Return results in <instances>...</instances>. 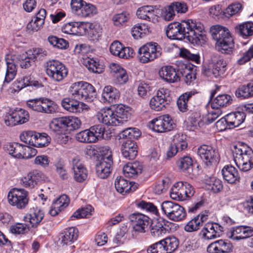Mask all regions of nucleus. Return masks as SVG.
Listing matches in <instances>:
<instances>
[{"label": "nucleus", "mask_w": 253, "mask_h": 253, "mask_svg": "<svg viewBox=\"0 0 253 253\" xmlns=\"http://www.w3.org/2000/svg\"><path fill=\"white\" fill-rule=\"evenodd\" d=\"M176 71L179 76L184 78V81L187 85L196 79V76L193 64L187 60L177 61L176 63Z\"/></svg>", "instance_id": "obj_14"}, {"label": "nucleus", "mask_w": 253, "mask_h": 253, "mask_svg": "<svg viewBox=\"0 0 253 253\" xmlns=\"http://www.w3.org/2000/svg\"><path fill=\"white\" fill-rule=\"evenodd\" d=\"M151 122L153 130L157 132L170 131L176 126L171 117L169 115L160 116L154 119Z\"/></svg>", "instance_id": "obj_17"}, {"label": "nucleus", "mask_w": 253, "mask_h": 253, "mask_svg": "<svg viewBox=\"0 0 253 253\" xmlns=\"http://www.w3.org/2000/svg\"><path fill=\"white\" fill-rule=\"evenodd\" d=\"M18 87L22 89L27 86H32L35 88H39L43 86L41 82L35 80L33 77L31 76H25L18 81Z\"/></svg>", "instance_id": "obj_40"}, {"label": "nucleus", "mask_w": 253, "mask_h": 253, "mask_svg": "<svg viewBox=\"0 0 253 253\" xmlns=\"http://www.w3.org/2000/svg\"><path fill=\"white\" fill-rule=\"evenodd\" d=\"M27 54L35 62L36 61H42L45 59L47 55V52L42 48L35 47L29 50Z\"/></svg>", "instance_id": "obj_46"}, {"label": "nucleus", "mask_w": 253, "mask_h": 253, "mask_svg": "<svg viewBox=\"0 0 253 253\" xmlns=\"http://www.w3.org/2000/svg\"><path fill=\"white\" fill-rule=\"evenodd\" d=\"M147 252L148 253H167L163 240L150 245Z\"/></svg>", "instance_id": "obj_59"}, {"label": "nucleus", "mask_w": 253, "mask_h": 253, "mask_svg": "<svg viewBox=\"0 0 253 253\" xmlns=\"http://www.w3.org/2000/svg\"><path fill=\"white\" fill-rule=\"evenodd\" d=\"M70 5L73 13L78 16H92L97 12L95 5L84 0H71Z\"/></svg>", "instance_id": "obj_10"}, {"label": "nucleus", "mask_w": 253, "mask_h": 253, "mask_svg": "<svg viewBox=\"0 0 253 253\" xmlns=\"http://www.w3.org/2000/svg\"><path fill=\"white\" fill-rule=\"evenodd\" d=\"M171 100L170 91L168 89L162 88L158 90L156 95L151 99L149 105L152 109L159 111L165 108Z\"/></svg>", "instance_id": "obj_11"}, {"label": "nucleus", "mask_w": 253, "mask_h": 253, "mask_svg": "<svg viewBox=\"0 0 253 253\" xmlns=\"http://www.w3.org/2000/svg\"><path fill=\"white\" fill-rule=\"evenodd\" d=\"M69 198L66 195H62L54 202L55 208H57L58 211H62L67 207L69 204Z\"/></svg>", "instance_id": "obj_63"}, {"label": "nucleus", "mask_w": 253, "mask_h": 253, "mask_svg": "<svg viewBox=\"0 0 253 253\" xmlns=\"http://www.w3.org/2000/svg\"><path fill=\"white\" fill-rule=\"evenodd\" d=\"M72 165L75 180L79 182H83L87 177V169L80 162L79 159H73Z\"/></svg>", "instance_id": "obj_33"}, {"label": "nucleus", "mask_w": 253, "mask_h": 253, "mask_svg": "<svg viewBox=\"0 0 253 253\" xmlns=\"http://www.w3.org/2000/svg\"><path fill=\"white\" fill-rule=\"evenodd\" d=\"M138 208L157 215L158 211L157 207L152 203L147 202L144 201H141L136 204Z\"/></svg>", "instance_id": "obj_58"}, {"label": "nucleus", "mask_w": 253, "mask_h": 253, "mask_svg": "<svg viewBox=\"0 0 253 253\" xmlns=\"http://www.w3.org/2000/svg\"><path fill=\"white\" fill-rule=\"evenodd\" d=\"M43 217L44 212L40 209L38 207L31 209L29 213L24 217L25 221L30 223L28 228H30V226L32 228L37 227L42 221Z\"/></svg>", "instance_id": "obj_25"}, {"label": "nucleus", "mask_w": 253, "mask_h": 253, "mask_svg": "<svg viewBox=\"0 0 253 253\" xmlns=\"http://www.w3.org/2000/svg\"><path fill=\"white\" fill-rule=\"evenodd\" d=\"M129 182L122 176H118L115 181L116 190L122 195L128 193L130 189L128 188Z\"/></svg>", "instance_id": "obj_45"}, {"label": "nucleus", "mask_w": 253, "mask_h": 253, "mask_svg": "<svg viewBox=\"0 0 253 253\" xmlns=\"http://www.w3.org/2000/svg\"><path fill=\"white\" fill-rule=\"evenodd\" d=\"M238 168L242 171H247L253 167L252 159H234Z\"/></svg>", "instance_id": "obj_57"}, {"label": "nucleus", "mask_w": 253, "mask_h": 253, "mask_svg": "<svg viewBox=\"0 0 253 253\" xmlns=\"http://www.w3.org/2000/svg\"><path fill=\"white\" fill-rule=\"evenodd\" d=\"M93 210V209L92 206L89 205L82 207L73 213L70 217V219L74 220L75 218L80 219L86 217L88 215L91 214Z\"/></svg>", "instance_id": "obj_52"}, {"label": "nucleus", "mask_w": 253, "mask_h": 253, "mask_svg": "<svg viewBox=\"0 0 253 253\" xmlns=\"http://www.w3.org/2000/svg\"><path fill=\"white\" fill-rule=\"evenodd\" d=\"M50 137L45 133H37V139L35 143V147H42L47 146L50 143Z\"/></svg>", "instance_id": "obj_61"}, {"label": "nucleus", "mask_w": 253, "mask_h": 253, "mask_svg": "<svg viewBox=\"0 0 253 253\" xmlns=\"http://www.w3.org/2000/svg\"><path fill=\"white\" fill-rule=\"evenodd\" d=\"M168 38L171 40H186L194 44L202 45L206 42L204 25L192 19L173 22L168 25L166 30Z\"/></svg>", "instance_id": "obj_1"}, {"label": "nucleus", "mask_w": 253, "mask_h": 253, "mask_svg": "<svg viewBox=\"0 0 253 253\" xmlns=\"http://www.w3.org/2000/svg\"><path fill=\"white\" fill-rule=\"evenodd\" d=\"M179 205L169 201L163 202L161 204V209L162 212L165 213L167 216L170 219L173 212L178 208Z\"/></svg>", "instance_id": "obj_49"}, {"label": "nucleus", "mask_w": 253, "mask_h": 253, "mask_svg": "<svg viewBox=\"0 0 253 253\" xmlns=\"http://www.w3.org/2000/svg\"><path fill=\"white\" fill-rule=\"evenodd\" d=\"M62 106L67 111L75 114L80 113L88 109V106L78 99L70 97L64 98L61 101Z\"/></svg>", "instance_id": "obj_18"}, {"label": "nucleus", "mask_w": 253, "mask_h": 253, "mask_svg": "<svg viewBox=\"0 0 253 253\" xmlns=\"http://www.w3.org/2000/svg\"><path fill=\"white\" fill-rule=\"evenodd\" d=\"M27 107L39 113L52 114L58 110V105L53 100L46 97H39L30 99L26 103Z\"/></svg>", "instance_id": "obj_6"}, {"label": "nucleus", "mask_w": 253, "mask_h": 253, "mask_svg": "<svg viewBox=\"0 0 253 253\" xmlns=\"http://www.w3.org/2000/svg\"><path fill=\"white\" fill-rule=\"evenodd\" d=\"M223 187L222 182L220 179L215 177L207 179V190L213 193H217L222 190Z\"/></svg>", "instance_id": "obj_43"}, {"label": "nucleus", "mask_w": 253, "mask_h": 253, "mask_svg": "<svg viewBox=\"0 0 253 253\" xmlns=\"http://www.w3.org/2000/svg\"><path fill=\"white\" fill-rule=\"evenodd\" d=\"M69 92L74 98L85 101H92L96 95V90L90 84L80 81L75 82L70 86Z\"/></svg>", "instance_id": "obj_4"}, {"label": "nucleus", "mask_w": 253, "mask_h": 253, "mask_svg": "<svg viewBox=\"0 0 253 253\" xmlns=\"http://www.w3.org/2000/svg\"><path fill=\"white\" fill-rule=\"evenodd\" d=\"M159 73L161 78L169 83H176L180 80V76L178 75L176 68L172 66L162 67Z\"/></svg>", "instance_id": "obj_26"}, {"label": "nucleus", "mask_w": 253, "mask_h": 253, "mask_svg": "<svg viewBox=\"0 0 253 253\" xmlns=\"http://www.w3.org/2000/svg\"><path fill=\"white\" fill-rule=\"evenodd\" d=\"M79 237V231L75 227H71L65 229L59 234V240L62 246H70L77 240Z\"/></svg>", "instance_id": "obj_23"}, {"label": "nucleus", "mask_w": 253, "mask_h": 253, "mask_svg": "<svg viewBox=\"0 0 253 253\" xmlns=\"http://www.w3.org/2000/svg\"><path fill=\"white\" fill-rule=\"evenodd\" d=\"M113 159H96L95 162L96 172L101 179L107 178L113 169Z\"/></svg>", "instance_id": "obj_20"}, {"label": "nucleus", "mask_w": 253, "mask_h": 253, "mask_svg": "<svg viewBox=\"0 0 253 253\" xmlns=\"http://www.w3.org/2000/svg\"><path fill=\"white\" fill-rule=\"evenodd\" d=\"M45 175L41 171L34 170L30 172L27 176L22 178L21 181L24 187L32 188L42 180H44Z\"/></svg>", "instance_id": "obj_27"}, {"label": "nucleus", "mask_w": 253, "mask_h": 253, "mask_svg": "<svg viewBox=\"0 0 253 253\" xmlns=\"http://www.w3.org/2000/svg\"><path fill=\"white\" fill-rule=\"evenodd\" d=\"M230 126L233 128L239 126L245 121L246 115L243 111L231 112L227 115Z\"/></svg>", "instance_id": "obj_38"}, {"label": "nucleus", "mask_w": 253, "mask_h": 253, "mask_svg": "<svg viewBox=\"0 0 253 253\" xmlns=\"http://www.w3.org/2000/svg\"><path fill=\"white\" fill-rule=\"evenodd\" d=\"M86 154L94 158H112V152L108 146L93 145L86 148Z\"/></svg>", "instance_id": "obj_21"}, {"label": "nucleus", "mask_w": 253, "mask_h": 253, "mask_svg": "<svg viewBox=\"0 0 253 253\" xmlns=\"http://www.w3.org/2000/svg\"><path fill=\"white\" fill-rule=\"evenodd\" d=\"M165 248L167 253H171L175 251L179 245V241L174 236H170L163 239Z\"/></svg>", "instance_id": "obj_50"}, {"label": "nucleus", "mask_w": 253, "mask_h": 253, "mask_svg": "<svg viewBox=\"0 0 253 253\" xmlns=\"http://www.w3.org/2000/svg\"><path fill=\"white\" fill-rule=\"evenodd\" d=\"M194 94V93L192 91H189L182 94L179 97L177 100V105L181 112H185L188 110V102Z\"/></svg>", "instance_id": "obj_48"}, {"label": "nucleus", "mask_w": 253, "mask_h": 253, "mask_svg": "<svg viewBox=\"0 0 253 253\" xmlns=\"http://www.w3.org/2000/svg\"><path fill=\"white\" fill-rule=\"evenodd\" d=\"M130 18L129 14L126 11L115 14L112 20L115 26L120 27L124 25Z\"/></svg>", "instance_id": "obj_55"}, {"label": "nucleus", "mask_w": 253, "mask_h": 253, "mask_svg": "<svg viewBox=\"0 0 253 253\" xmlns=\"http://www.w3.org/2000/svg\"><path fill=\"white\" fill-rule=\"evenodd\" d=\"M114 115L113 109L108 108L106 109H103L101 111V112L98 114V119L101 122L107 126H110V117Z\"/></svg>", "instance_id": "obj_56"}, {"label": "nucleus", "mask_w": 253, "mask_h": 253, "mask_svg": "<svg viewBox=\"0 0 253 253\" xmlns=\"http://www.w3.org/2000/svg\"><path fill=\"white\" fill-rule=\"evenodd\" d=\"M149 33V29L148 26L145 24L135 25L131 29L132 36L136 40L144 37Z\"/></svg>", "instance_id": "obj_44"}, {"label": "nucleus", "mask_w": 253, "mask_h": 253, "mask_svg": "<svg viewBox=\"0 0 253 253\" xmlns=\"http://www.w3.org/2000/svg\"><path fill=\"white\" fill-rule=\"evenodd\" d=\"M236 32L243 38L253 35V22H246L235 27Z\"/></svg>", "instance_id": "obj_41"}, {"label": "nucleus", "mask_w": 253, "mask_h": 253, "mask_svg": "<svg viewBox=\"0 0 253 253\" xmlns=\"http://www.w3.org/2000/svg\"><path fill=\"white\" fill-rule=\"evenodd\" d=\"M129 219L133 223L134 230L139 233L146 232L152 221L148 216L138 212L130 214Z\"/></svg>", "instance_id": "obj_16"}, {"label": "nucleus", "mask_w": 253, "mask_h": 253, "mask_svg": "<svg viewBox=\"0 0 253 253\" xmlns=\"http://www.w3.org/2000/svg\"><path fill=\"white\" fill-rule=\"evenodd\" d=\"M81 125V121L78 118L65 116L53 118L49 127L53 131L62 133L64 131L76 130L80 127Z\"/></svg>", "instance_id": "obj_5"}, {"label": "nucleus", "mask_w": 253, "mask_h": 253, "mask_svg": "<svg viewBox=\"0 0 253 253\" xmlns=\"http://www.w3.org/2000/svg\"><path fill=\"white\" fill-rule=\"evenodd\" d=\"M236 96L241 99L248 98L253 96V81L238 88L235 92Z\"/></svg>", "instance_id": "obj_42"}, {"label": "nucleus", "mask_w": 253, "mask_h": 253, "mask_svg": "<svg viewBox=\"0 0 253 253\" xmlns=\"http://www.w3.org/2000/svg\"><path fill=\"white\" fill-rule=\"evenodd\" d=\"M159 17H161L166 21H170L174 19L175 16V11L173 10L171 3L165 6L163 9H159Z\"/></svg>", "instance_id": "obj_53"}, {"label": "nucleus", "mask_w": 253, "mask_h": 253, "mask_svg": "<svg viewBox=\"0 0 253 253\" xmlns=\"http://www.w3.org/2000/svg\"><path fill=\"white\" fill-rule=\"evenodd\" d=\"M176 164L179 169L183 171H187L188 173H190L192 170V159H178Z\"/></svg>", "instance_id": "obj_60"}, {"label": "nucleus", "mask_w": 253, "mask_h": 253, "mask_svg": "<svg viewBox=\"0 0 253 253\" xmlns=\"http://www.w3.org/2000/svg\"><path fill=\"white\" fill-rule=\"evenodd\" d=\"M143 167L138 162L126 164L123 168V173L126 177H135L142 171Z\"/></svg>", "instance_id": "obj_36"}, {"label": "nucleus", "mask_w": 253, "mask_h": 253, "mask_svg": "<svg viewBox=\"0 0 253 253\" xmlns=\"http://www.w3.org/2000/svg\"><path fill=\"white\" fill-rule=\"evenodd\" d=\"M16 62L23 69L29 68L34 63L30 56H29V54H27V52H26L24 54L18 55L16 57Z\"/></svg>", "instance_id": "obj_54"}, {"label": "nucleus", "mask_w": 253, "mask_h": 253, "mask_svg": "<svg viewBox=\"0 0 253 253\" xmlns=\"http://www.w3.org/2000/svg\"><path fill=\"white\" fill-rule=\"evenodd\" d=\"M6 148L9 155L14 158H32L37 153L35 148L18 143H10Z\"/></svg>", "instance_id": "obj_9"}, {"label": "nucleus", "mask_w": 253, "mask_h": 253, "mask_svg": "<svg viewBox=\"0 0 253 253\" xmlns=\"http://www.w3.org/2000/svg\"><path fill=\"white\" fill-rule=\"evenodd\" d=\"M216 92V89L211 91L209 103H211V107L212 109H219V107L229 106L232 103L231 96L226 94L218 95L214 99H212Z\"/></svg>", "instance_id": "obj_22"}, {"label": "nucleus", "mask_w": 253, "mask_h": 253, "mask_svg": "<svg viewBox=\"0 0 253 253\" xmlns=\"http://www.w3.org/2000/svg\"><path fill=\"white\" fill-rule=\"evenodd\" d=\"M28 193L24 189L13 188L7 196L9 203L19 209H24L29 202Z\"/></svg>", "instance_id": "obj_12"}, {"label": "nucleus", "mask_w": 253, "mask_h": 253, "mask_svg": "<svg viewBox=\"0 0 253 253\" xmlns=\"http://www.w3.org/2000/svg\"><path fill=\"white\" fill-rule=\"evenodd\" d=\"M7 69L3 84L9 83L13 80L17 73L16 65L13 60L6 61Z\"/></svg>", "instance_id": "obj_47"}, {"label": "nucleus", "mask_w": 253, "mask_h": 253, "mask_svg": "<svg viewBox=\"0 0 253 253\" xmlns=\"http://www.w3.org/2000/svg\"><path fill=\"white\" fill-rule=\"evenodd\" d=\"M38 132L33 130L24 131L20 135V140L27 144L35 147L36 140L37 139Z\"/></svg>", "instance_id": "obj_51"}, {"label": "nucleus", "mask_w": 253, "mask_h": 253, "mask_svg": "<svg viewBox=\"0 0 253 253\" xmlns=\"http://www.w3.org/2000/svg\"><path fill=\"white\" fill-rule=\"evenodd\" d=\"M46 73L53 80L59 82L67 77L68 71L62 62L53 60L46 62Z\"/></svg>", "instance_id": "obj_8"}, {"label": "nucleus", "mask_w": 253, "mask_h": 253, "mask_svg": "<svg viewBox=\"0 0 253 253\" xmlns=\"http://www.w3.org/2000/svg\"><path fill=\"white\" fill-rule=\"evenodd\" d=\"M84 131L86 133L87 143H91L103 138L105 128L102 125H98L92 126Z\"/></svg>", "instance_id": "obj_29"}, {"label": "nucleus", "mask_w": 253, "mask_h": 253, "mask_svg": "<svg viewBox=\"0 0 253 253\" xmlns=\"http://www.w3.org/2000/svg\"><path fill=\"white\" fill-rule=\"evenodd\" d=\"M233 158H252L253 150L247 144L243 142H238L233 146L232 149Z\"/></svg>", "instance_id": "obj_24"}, {"label": "nucleus", "mask_w": 253, "mask_h": 253, "mask_svg": "<svg viewBox=\"0 0 253 253\" xmlns=\"http://www.w3.org/2000/svg\"><path fill=\"white\" fill-rule=\"evenodd\" d=\"M159 12L160 11L157 6L146 5L137 9L136 15L140 19L151 21L155 17H159Z\"/></svg>", "instance_id": "obj_28"}, {"label": "nucleus", "mask_w": 253, "mask_h": 253, "mask_svg": "<svg viewBox=\"0 0 253 253\" xmlns=\"http://www.w3.org/2000/svg\"><path fill=\"white\" fill-rule=\"evenodd\" d=\"M223 179L230 184H236L240 181V176L237 169L231 165H227L221 170Z\"/></svg>", "instance_id": "obj_31"}, {"label": "nucleus", "mask_w": 253, "mask_h": 253, "mask_svg": "<svg viewBox=\"0 0 253 253\" xmlns=\"http://www.w3.org/2000/svg\"><path fill=\"white\" fill-rule=\"evenodd\" d=\"M88 68L92 72L100 73L102 71V65H101L97 59L90 58L87 61Z\"/></svg>", "instance_id": "obj_64"}, {"label": "nucleus", "mask_w": 253, "mask_h": 253, "mask_svg": "<svg viewBox=\"0 0 253 253\" xmlns=\"http://www.w3.org/2000/svg\"><path fill=\"white\" fill-rule=\"evenodd\" d=\"M206 220V211H202L190 220L184 227V230L189 232L197 231L203 225Z\"/></svg>", "instance_id": "obj_34"}, {"label": "nucleus", "mask_w": 253, "mask_h": 253, "mask_svg": "<svg viewBox=\"0 0 253 253\" xmlns=\"http://www.w3.org/2000/svg\"><path fill=\"white\" fill-rule=\"evenodd\" d=\"M84 22H71L65 24L62 28L63 33L69 34H77L82 33V31L84 33Z\"/></svg>", "instance_id": "obj_37"}, {"label": "nucleus", "mask_w": 253, "mask_h": 253, "mask_svg": "<svg viewBox=\"0 0 253 253\" xmlns=\"http://www.w3.org/2000/svg\"><path fill=\"white\" fill-rule=\"evenodd\" d=\"M225 63L217 54H212L208 59L207 76L217 78L223 74Z\"/></svg>", "instance_id": "obj_13"}, {"label": "nucleus", "mask_w": 253, "mask_h": 253, "mask_svg": "<svg viewBox=\"0 0 253 253\" xmlns=\"http://www.w3.org/2000/svg\"><path fill=\"white\" fill-rule=\"evenodd\" d=\"M242 9V5L240 3H235L229 5L224 10V15L225 17H230L239 12Z\"/></svg>", "instance_id": "obj_62"}, {"label": "nucleus", "mask_w": 253, "mask_h": 253, "mask_svg": "<svg viewBox=\"0 0 253 253\" xmlns=\"http://www.w3.org/2000/svg\"><path fill=\"white\" fill-rule=\"evenodd\" d=\"M212 38L216 41L215 48L222 54H230L234 47L233 39L229 30L219 25L212 26L210 31Z\"/></svg>", "instance_id": "obj_3"}, {"label": "nucleus", "mask_w": 253, "mask_h": 253, "mask_svg": "<svg viewBox=\"0 0 253 253\" xmlns=\"http://www.w3.org/2000/svg\"><path fill=\"white\" fill-rule=\"evenodd\" d=\"M162 49L157 42H148L138 49L137 57L140 62L148 63L161 56Z\"/></svg>", "instance_id": "obj_7"}, {"label": "nucleus", "mask_w": 253, "mask_h": 253, "mask_svg": "<svg viewBox=\"0 0 253 253\" xmlns=\"http://www.w3.org/2000/svg\"><path fill=\"white\" fill-rule=\"evenodd\" d=\"M113 112H114V115L116 116V118H117L120 124H123L124 122L127 121L130 116L129 108L122 104H119L114 107Z\"/></svg>", "instance_id": "obj_39"}, {"label": "nucleus", "mask_w": 253, "mask_h": 253, "mask_svg": "<svg viewBox=\"0 0 253 253\" xmlns=\"http://www.w3.org/2000/svg\"><path fill=\"white\" fill-rule=\"evenodd\" d=\"M46 11L43 8H41L37 13L34 21L33 19L27 25V29L32 31H38L44 23Z\"/></svg>", "instance_id": "obj_32"}, {"label": "nucleus", "mask_w": 253, "mask_h": 253, "mask_svg": "<svg viewBox=\"0 0 253 253\" xmlns=\"http://www.w3.org/2000/svg\"><path fill=\"white\" fill-rule=\"evenodd\" d=\"M120 93L116 87L111 85L105 86L103 90L101 99L104 103H113L119 99Z\"/></svg>", "instance_id": "obj_30"}, {"label": "nucleus", "mask_w": 253, "mask_h": 253, "mask_svg": "<svg viewBox=\"0 0 253 253\" xmlns=\"http://www.w3.org/2000/svg\"><path fill=\"white\" fill-rule=\"evenodd\" d=\"M29 117L27 111L22 108H16L9 113L7 120H5V123L8 126H14L27 122Z\"/></svg>", "instance_id": "obj_19"}, {"label": "nucleus", "mask_w": 253, "mask_h": 253, "mask_svg": "<svg viewBox=\"0 0 253 253\" xmlns=\"http://www.w3.org/2000/svg\"><path fill=\"white\" fill-rule=\"evenodd\" d=\"M184 188V182L179 181L175 183L171 188L170 196L174 200L184 201L187 199L186 191Z\"/></svg>", "instance_id": "obj_35"}, {"label": "nucleus", "mask_w": 253, "mask_h": 253, "mask_svg": "<svg viewBox=\"0 0 253 253\" xmlns=\"http://www.w3.org/2000/svg\"><path fill=\"white\" fill-rule=\"evenodd\" d=\"M141 135V132L136 127H127L118 134V139L122 143L121 152L124 157L135 158L137 155V145L135 140Z\"/></svg>", "instance_id": "obj_2"}, {"label": "nucleus", "mask_w": 253, "mask_h": 253, "mask_svg": "<svg viewBox=\"0 0 253 253\" xmlns=\"http://www.w3.org/2000/svg\"><path fill=\"white\" fill-rule=\"evenodd\" d=\"M172 226V223L160 218L152 221L150 225V233L154 237H159L169 233Z\"/></svg>", "instance_id": "obj_15"}]
</instances>
